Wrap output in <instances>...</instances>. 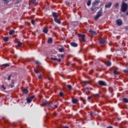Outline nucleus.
Masks as SVG:
<instances>
[{
  "instance_id": "f257e3e1",
  "label": "nucleus",
  "mask_w": 128,
  "mask_h": 128,
  "mask_svg": "<svg viewBox=\"0 0 128 128\" xmlns=\"http://www.w3.org/2000/svg\"><path fill=\"white\" fill-rule=\"evenodd\" d=\"M100 2L98 0H96L94 2H92V6L90 8L91 11L94 12L95 10H98V4Z\"/></svg>"
},
{
  "instance_id": "f03ea898",
  "label": "nucleus",
  "mask_w": 128,
  "mask_h": 128,
  "mask_svg": "<svg viewBox=\"0 0 128 128\" xmlns=\"http://www.w3.org/2000/svg\"><path fill=\"white\" fill-rule=\"evenodd\" d=\"M126 10H128V4L126 3L122 2V5L121 6V11L122 12H126Z\"/></svg>"
},
{
  "instance_id": "7ed1b4c3",
  "label": "nucleus",
  "mask_w": 128,
  "mask_h": 128,
  "mask_svg": "<svg viewBox=\"0 0 128 128\" xmlns=\"http://www.w3.org/2000/svg\"><path fill=\"white\" fill-rule=\"evenodd\" d=\"M43 106H46L48 108H53L52 106V102H50L46 100H44L42 102Z\"/></svg>"
},
{
  "instance_id": "20e7f679",
  "label": "nucleus",
  "mask_w": 128,
  "mask_h": 128,
  "mask_svg": "<svg viewBox=\"0 0 128 128\" xmlns=\"http://www.w3.org/2000/svg\"><path fill=\"white\" fill-rule=\"evenodd\" d=\"M116 24L118 26H122L123 24V21L121 18H118L116 21Z\"/></svg>"
},
{
  "instance_id": "39448f33",
  "label": "nucleus",
  "mask_w": 128,
  "mask_h": 128,
  "mask_svg": "<svg viewBox=\"0 0 128 128\" xmlns=\"http://www.w3.org/2000/svg\"><path fill=\"white\" fill-rule=\"evenodd\" d=\"M35 98L34 96H32L30 98H26V102L28 104H30L32 100Z\"/></svg>"
},
{
  "instance_id": "423d86ee",
  "label": "nucleus",
  "mask_w": 128,
  "mask_h": 128,
  "mask_svg": "<svg viewBox=\"0 0 128 128\" xmlns=\"http://www.w3.org/2000/svg\"><path fill=\"white\" fill-rule=\"evenodd\" d=\"M78 36L79 38H82V42H86L85 38H86V35H84V34H78Z\"/></svg>"
},
{
  "instance_id": "0eeeda50",
  "label": "nucleus",
  "mask_w": 128,
  "mask_h": 128,
  "mask_svg": "<svg viewBox=\"0 0 128 128\" xmlns=\"http://www.w3.org/2000/svg\"><path fill=\"white\" fill-rule=\"evenodd\" d=\"M106 42V39H104V38H100V43L102 44H104Z\"/></svg>"
},
{
  "instance_id": "6e6552de",
  "label": "nucleus",
  "mask_w": 128,
  "mask_h": 128,
  "mask_svg": "<svg viewBox=\"0 0 128 128\" xmlns=\"http://www.w3.org/2000/svg\"><path fill=\"white\" fill-rule=\"evenodd\" d=\"M98 84L100 86H107L106 84L102 80L98 81Z\"/></svg>"
},
{
  "instance_id": "1a4fd4ad",
  "label": "nucleus",
  "mask_w": 128,
  "mask_h": 128,
  "mask_svg": "<svg viewBox=\"0 0 128 128\" xmlns=\"http://www.w3.org/2000/svg\"><path fill=\"white\" fill-rule=\"evenodd\" d=\"M112 3V2H109L108 4L105 5V8H111Z\"/></svg>"
},
{
  "instance_id": "9d476101",
  "label": "nucleus",
  "mask_w": 128,
  "mask_h": 128,
  "mask_svg": "<svg viewBox=\"0 0 128 128\" xmlns=\"http://www.w3.org/2000/svg\"><path fill=\"white\" fill-rule=\"evenodd\" d=\"M102 12H103V10H102V8H100V10H98V12L97 14L100 17L102 15Z\"/></svg>"
},
{
  "instance_id": "9b49d317",
  "label": "nucleus",
  "mask_w": 128,
  "mask_h": 128,
  "mask_svg": "<svg viewBox=\"0 0 128 128\" xmlns=\"http://www.w3.org/2000/svg\"><path fill=\"white\" fill-rule=\"evenodd\" d=\"M70 45L74 48H76L78 46V44H77V43H76L75 42H71L70 43Z\"/></svg>"
},
{
  "instance_id": "f8f14e48",
  "label": "nucleus",
  "mask_w": 128,
  "mask_h": 128,
  "mask_svg": "<svg viewBox=\"0 0 128 128\" xmlns=\"http://www.w3.org/2000/svg\"><path fill=\"white\" fill-rule=\"evenodd\" d=\"M89 32L92 35V36H96L97 32L96 31H94V30H90Z\"/></svg>"
},
{
  "instance_id": "ddd939ff",
  "label": "nucleus",
  "mask_w": 128,
  "mask_h": 128,
  "mask_svg": "<svg viewBox=\"0 0 128 128\" xmlns=\"http://www.w3.org/2000/svg\"><path fill=\"white\" fill-rule=\"evenodd\" d=\"M51 60L54 61L58 62H61V60H62V59L60 58L58 59V58H56V57H52Z\"/></svg>"
},
{
  "instance_id": "4468645a",
  "label": "nucleus",
  "mask_w": 128,
  "mask_h": 128,
  "mask_svg": "<svg viewBox=\"0 0 128 128\" xmlns=\"http://www.w3.org/2000/svg\"><path fill=\"white\" fill-rule=\"evenodd\" d=\"M52 16L54 17V18H58V15L56 12H52Z\"/></svg>"
},
{
  "instance_id": "2eb2a0df",
  "label": "nucleus",
  "mask_w": 128,
  "mask_h": 128,
  "mask_svg": "<svg viewBox=\"0 0 128 128\" xmlns=\"http://www.w3.org/2000/svg\"><path fill=\"white\" fill-rule=\"evenodd\" d=\"M54 21L56 23H58V24H61V21L60 19L58 18H54Z\"/></svg>"
},
{
  "instance_id": "dca6fc26",
  "label": "nucleus",
  "mask_w": 128,
  "mask_h": 128,
  "mask_svg": "<svg viewBox=\"0 0 128 128\" xmlns=\"http://www.w3.org/2000/svg\"><path fill=\"white\" fill-rule=\"evenodd\" d=\"M72 102L74 104H76L78 102V100L76 98H72Z\"/></svg>"
},
{
  "instance_id": "f3484780",
  "label": "nucleus",
  "mask_w": 128,
  "mask_h": 128,
  "mask_svg": "<svg viewBox=\"0 0 128 128\" xmlns=\"http://www.w3.org/2000/svg\"><path fill=\"white\" fill-rule=\"evenodd\" d=\"M10 63L6 64H3L0 66H5V67H9L10 66Z\"/></svg>"
},
{
  "instance_id": "a211bd4d",
  "label": "nucleus",
  "mask_w": 128,
  "mask_h": 128,
  "mask_svg": "<svg viewBox=\"0 0 128 128\" xmlns=\"http://www.w3.org/2000/svg\"><path fill=\"white\" fill-rule=\"evenodd\" d=\"M48 29H47L46 28H44V29H43L42 32H44V34H48Z\"/></svg>"
},
{
  "instance_id": "6ab92c4d",
  "label": "nucleus",
  "mask_w": 128,
  "mask_h": 128,
  "mask_svg": "<svg viewBox=\"0 0 128 128\" xmlns=\"http://www.w3.org/2000/svg\"><path fill=\"white\" fill-rule=\"evenodd\" d=\"M14 80H12L11 81L10 84V88H14Z\"/></svg>"
},
{
  "instance_id": "aec40b11",
  "label": "nucleus",
  "mask_w": 128,
  "mask_h": 128,
  "mask_svg": "<svg viewBox=\"0 0 128 128\" xmlns=\"http://www.w3.org/2000/svg\"><path fill=\"white\" fill-rule=\"evenodd\" d=\"M15 33L14 30H10L9 32V34L10 36H12Z\"/></svg>"
},
{
  "instance_id": "412c9836",
  "label": "nucleus",
  "mask_w": 128,
  "mask_h": 128,
  "mask_svg": "<svg viewBox=\"0 0 128 128\" xmlns=\"http://www.w3.org/2000/svg\"><path fill=\"white\" fill-rule=\"evenodd\" d=\"M67 87L68 88V90L70 91L72 90V86L71 85L68 84L67 85Z\"/></svg>"
},
{
  "instance_id": "4be33fe9",
  "label": "nucleus",
  "mask_w": 128,
  "mask_h": 128,
  "mask_svg": "<svg viewBox=\"0 0 128 128\" xmlns=\"http://www.w3.org/2000/svg\"><path fill=\"white\" fill-rule=\"evenodd\" d=\"M53 42V40L52 38H49L48 40V44H51Z\"/></svg>"
},
{
  "instance_id": "5701e85b",
  "label": "nucleus",
  "mask_w": 128,
  "mask_h": 128,
  "mask_svg": "<svg viewBox=\"0 0 128 128\" xmlns=\"http://www.w3.org/2000/svg\"><path fill=\"white\" fill-rule=\"evenodd\" d=\"M105 64L107 66H110L112 65V63L110 61H108Z\"/></svg>"
},
{
  "instance_id": "b1692460",
  "label": "nucleus",
  "mask_w": 128,
  "mask_h": 128,
  "mask_svg": "<svg viewBox=\"0 0 128 128\" xmlns=\"http://www.w3.org/2000/svg\"><path fill=\"white\" fill-rule=\"evenodd\" d=\"M24 94H28V90L27 89H24L22 90Z\"/></svg>"
},
{
  "instance_id": "393cba45",
  "label": "nucleus",
  "mask_w": 128,
  "mask_h": 128,
  "mask_svg": "<svg viewBox=\"0 0 128 128\" xmlns=\"http://www.w3.org/2000/svg\"><path fill=\"white\" fill-rule=\"evenodd\" d=\"M3 40L4 42H7L9 40V38L8 37H4Z\"/></svg>"
},
{
  "instance_id": "a878e982",
  "label": "nucleus",
  "mask_w": 128,
  "mask_h": 128,
  "mask_svg": "<svg viewBox=\"0 0 128 128\" xmlns=\"http://www.w3.org/2000/svg\"><path fill=\"white\" fill-rule=\"evenodd\" d=\"M22 46V43H21V42L20 41H18L17 46L18 48H20V47Z\"/></svg>"
},
{
  "instance_id": "bb28decb",
  "label": "nucleus",
  "mask_w": 128,
  "mask_h": 128,
  "mask_svg": "<svg viewBox=\"0 0 128 128\" xmlns=\"http://www.w3.org/2000/svg\"><path fill=\"white\" fill-rule=\"evenodd\" d=\"M2 1L4 2V4H8L10 1H11V0H2Z\"/></svg>"
},
{
  "instance_id": "cd10ccee",
  "label": "nucleus",
  "mask_w": 128,
  "mask_h": 128,
  "mask_svg": "<svg viewBox=\"0 0 128 128\" xmlns=\"http://www.w3.org/2000/svg\"><path fill=\"white\" fill-rule=\"evenodd\" d=\"M58 51L60 52H64V48H59Z\"/></svg>"
},
{
  "instance_id": "c85d7f7f",
  "label": "nucleus",
  "mask_w": 128,
  "mask_h": 128,
  "mask_svg": "<svg viewBox=\"0 0 128 128\" xmlns=\"http://www.w3.org/2000/svg\"><path fill=\"white\" fill-rule=\"evenodd\" d=\"M122 101L125 103H128V99L126 98H124Z\"/></svg>"
},
{
  "instance_id": "c756f323",
  "label": "nucleus",
  "mask_w": 128,
  "mask_h": 128,
  "mask_svg": "<svg viewBox=\"0 0 128 128\" xmlns=\"http://www.w3.org/2000/svg\"><path fill=\"white\" fill-rule=\"evenodd\" d=\"M36 64L38 66H40L41 65V63L38 62V61H36Z\"/></svg>"
},
{
  "instance_id": "7c9ffc66",
  "label": "nucleus",
  "mask_w": 128,
  "mask_h": 128,
  "mask_svg": "<svg viewBox=\"0 0 128 128\" xmlns=\"http://www.w3.org/2000/svg\"><path fill=\"white\" fill-rule=\"evenodd\" d=\"M114 76H117V75L118 74V72L117 70H114Z\"/></svg>"
},
{
  "instance_id": "2f4dec72",
  "label": "nucleus",
  "mask_w": 128,
  "mask_h": 128,
  "mask_svg": "<svg viewBox=\"0 0 128 128\" xmlns=\"http://www.w3.org/2000/svg\"><path fill=\"white\" fill-rule=\"evenodd\" d=\"M92 4V0H88V2H87V6H90Z\"/></svg>"
},
{
  "instance_id": "473e14b6",
  "label": "nucleus",
  "mask_w": 128,
  "mask_h": 128,
  "mask_svg": "<svg viewBox=\"0 0 128 128\" xmlns=\"http://www.w3.org/2000/svg\"><path fill=\"white\" fill-rule=\"evenodd\" d=\"M100 18V16L97 14L94 17V20H98Z\"/></svg>"
},
{
  "instance_id": "72a5a7b5",
  "label": "nucleus",
  "mask_w": 128,
  "mask_h": 128,
  "mask_svg": "<svg viewBox=\"0 0 128 128\" xmlns=\"http://www.w3.org/2000/svg\"><path fill=\"white\" fill-rule=\"evenodd\" d=\"M31 24L33 25H35V20L34 19L31 20Z\"/></svg>"
},
{
  "instance_id": "f704fd0d",
  "label": "nucleus",
  "mask_w": 128,
  "mask_h": 128,
  "mask_svg": "<svg viewBox=\"0 0 128 128\" xmlns=\"http://www.w3.org/2000/svg\"><path fill=\"white\" fill-rule=\"evenodd\" d=\"M12 77V74H10V76H8L7 78L8 80H10Z\"/></svg>"
},
{
  "instance_id": "c9c22d12",
  "label": "nucleus",
  "mask_w": 128,
  "mask_h": 128,
  "mask_svg": "<svg viewBox=\"0 0 128 128\" xmlns=\"http://www.w3.org/2000/svg\"><path fill=\"white\" fill-rule=\"evenodd\" d=\"M34 72L36 74H38L40 72V71L38 70H34Z\"/></svg>"
},
{
  "instance_id": "e433bc0d",
  "label": "nucleus",
  "mask_w": 128,
  "mask_h": 128,
  "mask_svg": "<svg viewBox=\"0 0 128 128\" xmlns=\"http://www.w3.org/2000/svg\"><path fill=\"white\" fill-rule=\"evenodd\" d=\"M93 96L95 98H98L100 97V94H94Z\"/></svg>"
},
{
  "instance_id": "4c0bfd02",
  "label": "nucleus",
  "mask_w": 128,
  "mask_h": 128,
  "mask_svg": "<svg viewBox=\"0 0 128 128\" xmlns=\"http://www.w3.org/2000/svg\"><path fill=\"white\" fill-rule=\"evenodd\" d=\"M42 78H43V76H42V74H40V76H38V78L39 80L42 79Z\"/></svg>"
},
{
  "instance_id": "58836bf2",
  "label": "nucleus",
  "mask_w": 128,
  "mask_h": 128,
  "mask_svg": "<svg viewBox=\"0 0 128 128\" xmlns=\"http://www.w3.org/2000/svg\"><path fill=\"white\" fill-rule=\"evenodd\" d=\"M118 6H119V3H116V4H114V7H115L116 8H118Z\"/></svg>"
},
{
  "instance_id": "ea45409f",
  "label": "nucleus",
  "mask_w": 128,
  "mask_h": 128,
  "mask_svg": "<svg viewBox=\"0 0 128 128\" xmlns=\"http://www.w3.org/2000/svg\"><path fill=\"white\" fill-rule=\"evenodd\" d=\"M59 95L60 97H63L64 94L62 92L59 93Z\"/></svg>"
},
{
  "instance_id": "a19ab883",
  "label": "nucleus",
  "mask_w": 128,
  "mask_h": 128,
  "mask_svg": "<svg viewBox=\"0 0 128 128\" xmlns=\"http://www.w3.org/2000/svg\"><path fill=\"white\" fill-rule=\"evenodd\" d=\"M83 83L84 84H90V82H88V81H84V82H83Z\"/></svg>"
},
{
  "instance_id": "79ce46f5",
  "label": "nucleus",
  "mask_w": 128,
  "mask_h": 128,
  "mask_svg": "<svg viewBox=\"0 0 128 128\" xmlns=\"http://www.w3.org/2000/svg\"><path fill=\"white\" fill-rule=\"evenodd\" d=\"M65 4H66V6L70 5V2H69L68 1H66V2H65Z\"/></svg>"
},
{
  "instance_id": "37998d69",
  "label": "nucleus",
  "mask_w": 128,
  "mask_h": 128,
  "mask_svg": "<svg viewBox=\"0 0 128 128\" xmlns=\"http://www.w3.org/2000/svg\"><path fill=\"white\" fill-rule=\"evenodd\" d=\"M80 100L83 102V104H86V101H85L84 100V99H81Z\"/></svg>"
},
{
  "instance_id": "c03bdc74",
  "label": "nucleus",
  "mask_w": 128,
  "mask_h": 128,
  "mask_svg": "<svg viewBox=\"0 0 128 128\" xmlns=\"http://www.w3.org/2000/svg\"><path fill=\"white\" fill-rule=\"evenodd\" d=\"M92 99V96H88V100H90Z\"/></svg>"
},
{
  "instance_id": "a18cd8bd",
  "label": "nucleus",
  "mask_w": 128,
  "mask_h": 128,
  "mask_svg": "<svg viewBox=\"0 0 128 128\" xmlns=\"http://www.w3.org/2000/svg\"><path fill=\"white\" fill-rule=\"evenodd\" d=\"M1 87L3 90H6V88L4 86V85H2Z\"/></svg>"
},
{
  "instance_id": "49530a36",
  "label": "nucleus",
  "mask_w": 128,
  "mask_h": 128,
  "mask_svg": "<svg viewBox=\"0 0 128 128\" xmlns=\"http://www.w3.org/2000/svg\"><path fill=\"white\" fill-rule=\"evenodd\" d=\"M107 58L110 59L111 58V56H110L109 55H106V56Z\"/></svg>"
},
{
  "instance_id": "de8ad7c7",
  "label": "nucleus",
  "mask_w": 128,
  "mask_h": 128,
  "mask_svg": "<svg viewBox=\"0 0 128 128\" xmlns=\"http://www.w3.org/2000/svg\"><path fill=\"white\" fill-rule=\"evenodd\" d=\"M86 90H92V88H90L89 87L86 88Z\"/></svg>"
},
{
  "instance_id": "09e8293b",
  "label": "nucleus",
  "mask_w": 128,
  "mask_h": 128,
  "mask_svg": "<svg viewBox=\"0 0 128 128\" xmlns=\"http://www.w3.org/2000/svg\"><path fill=\"white\" fill-rule=\"evenodd\" d=\"M60 56L62 58H64V54H62Z\"/></svg>"
},
{
  "instance_id": "8fccbe9b",
  "label": "nucleus",
  "mask_w": 128,
  "mask_h": 128,
  "mask_svg": "<svg viewBox=\"0 0 128 128\" xmlns=\"http://www.w3.org/2000/svg\"><path fill=\"white\" fill-rule=\"evenodd\" d=\"M58 108V105H54V108Z\"/></svg>"
},
{
  "instance_id": "3c124183",
  "label": "nucleus",
  "mask_w": 128,
  "mask_h": 128,
  "mask_svg": "<svg viewBox=\"0 0 128 128\" xmlns=\"http://www.w3.org/2000/svg\"><path fill=\"white\" fill-rule=\"evenodd\" d=\"M90 116H93V113L92 112H90Z\"/></svg>"
},
{
  "instance_id": "603ef678",
  "label": "nucleus",
  "mask_w": 128,
  "mask_h": 128,
  "mask_svg": "<svg viewBox=\"0 0 128 128\" xmlns=\"http://www.w3.org/2000/svg\"><path fill=\"white\" fill-rule=\"evenodd\" d=\"M107 128H114L112 126H108V127H107Z\"/></svg>"
},
{
  "instance_id": "864d4df0",
  "label": "nucleus",
  "mask_w": 128,
  "mask_h": 128,
  "mask_svg": "<svg viewBox=\"0 0 128 128\" xmlns=\"http://www.w3.org/2000/svg\"><path fill=\"white\" fill-rule=\"evenodd\" d=\"M70 64H71V62H69V63L68 64V66H70Z\"/></svg>"
},
{
  "instance_id": "5fc2aeb1",
  "label": "nucleus",
  "mask_w": 128,
  "mask_h": 128,
  "mask_svg": "<svg viewBox=\"0 0 128 128\" xmlns=\"http://www.w3.org/2000/svg\"><path fill=\"white\" fill-rule=\"evenodd\" d=\"M126 15L128 16V11L126 12Z\"/></svg>"
},
{
  "instance_id": "6e6d98bb",
  "label": "nucleus",
  "mask_w": 128,
  "mask_h": 128,
  "mask_svg": "<svg viewBox=\"0 0 128 128\" xmlns=\"http://www.w3.org/2000/svg\"><path fill=\"white\" fill-rule=\"evenodd\" d=\"M64 128H69L68 126H64Z\"/></svg>"
},
{
  "instance_id": "4d7b16f0",
  "label": "nucleus",
  "mask_w": 128,
  "mask_h": 128,
  "mask_svg": "<svg viewBox=\"0 0 128 128\" xmlns=\"http://www.w3.org/2000/svg\"><path fill=\"white\" fill-rule=\"evenodd\" d=\"M33 2H36V0H32Z\"/></svg>"
},
{
  "instance_id": "13d9d810",
  "label": "nucleus",
  "mask_w": 128,
  "mask_h": 128,
  "mask_svg": "<svg viewBox=\"0 0 128 128\" xmlns=\"http://www.w3.org/2000/svg\"><path fill=\"white\" fill-rule=\"evenodd\" d=\"M4 122H6V123L7 122H6V121H4Z\"/></svg>"
}]
</instances>
